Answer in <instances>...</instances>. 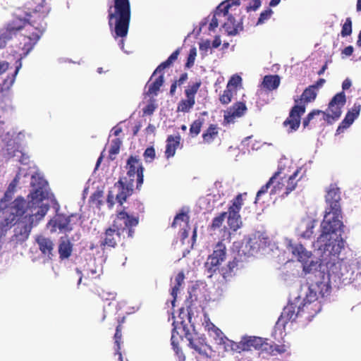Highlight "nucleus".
I'll use <instances>...</instances> for the list:
<instances>
[{"label":"nucleus","mask_w":361,"mask_h":361,"mask_svg":"<svg viewBox=\"0 0 361 361\" xmlns=\"http://www.w3.org/2000/svg\"><path fill=\"white\" fill-rule=\"evenodd\" d=\"M47 181L40 177L32 176L31 185L33 191L25 200L17 197L8 206L0 204V229L6 231L16 224L14 228L13 239L16 241H25L34 226L44 219L49 206L43 202L47 197Z\"/></svg>","instance_id":"1"},{"label":"nucleus","mask_w":361,"mask_h":361,"mask_svg":"<svg viewBox=\"0 0 361 361\" xmlns=\"http://www.w3.org/2000/svg\"><path fill=\"white\" fill-rule=\"evenodd\" d=\"M49 12V8L45 4H39L35 8L26 13L25 19L13 20L8 23L0 32V49L6 47L8 41L22 32V45L23 56H26L34 48L47 27L44 18Z\"/></svg>","instance_id":"2"},{"label":"nucleus","mask_w":361,"mask_h":361,"mask_svg":"<svg viewBox=\"0 0 361 361\" xmlns=\"http://www.w3.org/2000/svg\"><path fill=\"white\" fill-rule=\"evenodd\" d=\"M341 193V188L336 183H331L326 189V207L320 225V239L326 238V235L329 233L336 234L338 232H343Z\"/></svg>","instance_id":"3"},{"label":"nucleus","mask_w":361,"mask_h":361,"mask_svg":"<svg viewBox=\"0 0 361 361\" xmlns=\"http://www.w3.org/2000/svg\"><path fill=\"white\" fill-rule=\"evenodd\" d=\"M326 238L320 239V235L316 241L318 250L322 252V261L325 263L328 277L334 276L339 279L344 275L343 270L347 269L346 263L338 255L344 247L341 233H329Z\"/></svg>","instance_id":"4"},{"label":"nucleus","mask_w":361,"mask_h":361,"mask_svg":"<svg viewBox=\"0 0 361 361\" xmlns=\"http://www.w3.org/2000/svg\"><path fill=\"white\" fill-rule=\"evenodd\" d=\"M113 5L108 9V19L110 30L114 38L121 37L120 47L126 54H132L133 50L126 49L124 39L128 32L130 20V4L129 0H113Z\"/></svg>","instance_id":"5"},{"label":"nucleus","mask_w":361,"mask_h":361,"mask_svg":"<svg viewBox=\"0 0 361 361\" xmlns=\"http://www.w3.org/2000/svg\"><path fill=\"white\" fill-rule=\"evenodd\" d=\"M287 248L289 252H290L292 255L296 257L298 261L302 264L303 271L306 274H310L313 270V267H317V262L311 261L310 263L308 264L310 259L312 255V252L307 250L301 243H293L291 240H290L287 245ZM312 274L315 276H319V278L322 279V280L316 281L314 283L318 290H319V293L324 295V288H325L326 291H327L329 289L327 283L324 281L325 276L324 273L320 270H317V268H314Z\"/></svg>","instance_id":"6"},{"label":"nucleus","mask_w":361,"mask_h":361,"mask_svg":"<svg viewBox=\"0 0 361 361\" xmlns=\"http://www.w3.org/2000/svg\"><path fill=\"white\" fill-rule=\"evenodd\" d=\"M300 169H296L292 173L281 164L279 165L277 171L272 176H276V182L274 183L270 194H281L280 196L283 198L287 197L296 187L300 178L297 179Z\"/></svg>","instance_id":"7"},{"label":"nucleus","mask_w":361,"mask_h":361,"mask_svg":"<svg viewBox=\"0 0 361 361\" xmlns=\"http://www.w3.org/2000/svg\"><path fill=\"white\" fill-rule=\"evenodd\" d=\"M126 168L128 169L127 175L129 177L121 178L115 184L114 187L119 190L116 196V201L120 205H122L127 198L133 193V181L135 175V157L131 155L128 161Z\"/></svg>","instance_id":"8"},{"label":"nucleus","mask_w":361,"mask_h":361,"mask_svg":"<svg viewBox=\"0 0 361 361\" xmlns=\"http://www.w3.org/2000/svg\"><path fill=\"white\" fill-rule=\"evenodd\" d=\"M180 54V49H177L174 51L169 57L164 62L161 63L154 71L150 80L147 82L146 87L147 90L146 94L148 96H157L160 90V87L163 85L164 82V74H161L154 80L152 78L157 73L164 71L165 68H169L175 61L177 60L178 56Z\"/></svg>","instance_id":"9"},{"label":"nucleus","mask_w":361,"mask_h":361,"mask_svg":"<svg viewBox=\"0 0 361 361\" xmlns=\"http://www.w3.org/2000/svg\"><path fill=\"white\" fill-rule=\"evenodd\" d=\"M226 247L221 241L218 242L204 263V269L209 277H212L218 270L219 266L226 259Z\"/></svg>","instance_id":"10"},{"label":"nucleus","mask_w":361,"mask_h":361,"mask_svg":"<svg viewBox=\"0 0 361 361\" xmlns=\"http://www.w3.org/2000/svg\"><path fill=\"white\" fill-rule=\"evenodd\" d=\"M185 337L189 341L190 348L197 353L196 358L199 361H211L212 357L214 355V351L206 343L204 338L197 334L192 336L190 334H186Z\"/></svg>","instance_id":"11"},{"label":"nucleus","mask_w":361,"mask_h":361,"mask_svg":"<svg viewBox=\"0 0 361 361\" xmlns=\"http://www.w3.org/2000/svg\"><path fill=\"white\" fill-rule=\"evenodd\" d=\"M243 205V195L238 194L231 200L227 212V223L230 229L236 231L242 226L240 211Z\"/></svg>","instance_id":"12"},{"label":"nucleus","mask_w":361,"mask_h":361,"mask_svg":"<svg viewBox=\"0 0 361 361\" xmlns=\"http://www.w3.org/2000/svg\"><path fill=\"white\" fill-rule=\"evenodd\" d=\"M345 102L346 97L343 91L335 94L329 104V109L331 114H326L324 111V120L329 123H331L332 121L338 120L342 113L341 109Z\"/></svg>","instance_id":"13"},{"label":"nucleus","mask_w":361,"mask_h":361,"mask_svg":"<svg viewBox=\"0 0 361 361\" xmlns=\"http://www.w3.org/2000/svg\"><path fill=\"white\" fill-rule=\"evenodd\" d=\"M240 345L241 350L244 351L252 350V349L259 350L261 353L273 351V346L260 337L250 336L245 338L240 343Z\"/></svg>","instance_id":"14"},{"label":"nucleus","mask_w":361,"mask_h":361,"mask_svg":"<svg viewBox=\"0 0 361 361\" xmlns=\"http://www.w3.org/2000/svg\"><path fill=\"white\" fill-rule=\"evenodd\" d=\"M135 225V217L128 214L125 211L118 212L116 219L114 220L113 226L128 232V236L133 238L134 231L133 227Z\"/></svg>","instance_id":"15"},{"label":"nucleus","mask_w":361,"mask_h":361,"mask_svg":"<svg viewBox=\"0 0 361 361\" xmlns=\"http://www.w3.org/2000/svg\"><path fill=\"white\" fill-rule=\"evenodd\" d=\"M305 105L295 104L290 109L288 117L284 121L283 125L288 126V132L297 130L300 125L301 116L305 112Z\"/></svg>","instance_id":"16"},{"label":"nucleus","mask_w":361,"mask_h":361,"mask_svg":"<svg viewBox=\"0 0 361 361\" xmlns=\"http://www.w3.org/2000/svg\"><path fill=\"white\" fill-rule=\"evenodd\" d=\"M120 232L116 227H109L105 230L102 235L99 246L102 250L106 248H114L117 245V242L120 239Z\"/></svg>","instance_id":"17"},{"label":"nucleus","mask_w":361,"mask_h":361,"mask_svg":"<svg viewBox=\"0 0 361 361\" xmlns=\"http://www.w3.org/2000/svg\"><path fill=\"white\" fill-rule=\"evenodd\" d=\"M298 317H300V313L298 312V306L294 303L288 304L283 308L280 317L276 322V325L285 327L288 322L294 321Z\"/></svg>","instance_id":"18"},{"label":"nucleus","mask_w":361,"mask_h":361,"mask_svg":"<svg viewBox=\"0 0 361 361\" xmlns=\"http://www.w3.org/2000/svg\"><path fill=\"white\" fill-rule=\"evenodd\" d=\"M245 102L234 103L224 114V121L227 123H234L236 118L242 117L247 111Z\"/></svg>","instance_id":"19"},{"label":"nucleus","mask_w":361,"mask_h":361,"mask_svg":"<svg viewBox=\"0 0 361 361\" xmlns=\"http://www.w3.org/2000/svg\"><path fill=\"white\" fill-rule=\"evenodd\" d=\"M360 109V104L356 103L354 104L352 109L348 111L344 119L339 124L336 130V134L343 133L345 129L350 126V125L354 122L355 119L359 116Z\"/></svg>","instance_id":"20"},{"label":"nucleus","mask_w":361,"mask_h":361,"mask_svg":"<svg viewBox=\"0 0 361 361\" xmlns=\"http://www.w3.org/2000/svg\"><path fill=\"white\" fill-rule=\"evenodd\" d=\"M321 310V305L319 302L304 301L302 306H298V312L300 317H305L306 319L310 320Z\"/></svg>","instance_id":"21"},{"label":"nucleus","mask_w":361,"mask_h":361,"mask_svg":"<svg viewBox=\"0 0 361 361\" xmlns=\"http://www.w3.org/2000/svg\"><path fill=\"white\" fill-rule=\"evenodd\" d=\"M35 240L41 252L44 255L47 256L49 259H51L53 256L52 252L54 247L53 241L50 238L43 235L37 236Z\"/></svg>","instance_id":"22"},{"label":"nucleus","mask_w":361,"mask_h":361,"mask_svg":"<svg viewBox=\"0 0 361 361\" xmlns=\"http://www.w3.org/2000/svg\"><path fill=\"white\" fill-rule=\"evenodd\" d=\"M71 217V216L59 214L49 222V224L53 226L54 230L59 228L60 231H71L73 229L70 225Z\"/></svg>","instance_id":"23"},{"label":"nucleus","mask_w":361,"mask_h":361,"mask_svg":"<svg viewBox=\"0 0 361 361\" xmlns=\"http://www.w3.org/2000/svg\"><path fill=\"white\" fill-rule=\"evenodd\" d=\"M189 219V216L186 213L182 212L176 215L173 221L171 224L172 228H176L180 221L185 223V228H184L180 232V240L183 244L185 243V240L188 238V229L190 228Z\"/></svg>","instance_id":"24"},{"label":"nucleus","mask_w":361,"mask_h":361,"mask_svg":"<svg viewBox=\"0 0 361 361\" xmlns=\"http://www.w3.org/2000/svg\"><path fill=\"white\" fill-rule=\"evenodd\" d=\"M317 94L318 92L314 88V86L310 85L304 90L300 98L295 99V102L296 104L300 102L299 105L305 106L306 104L314 102L317 98Z\"/></svg>","instance_id":"25"},{"label":"nucleus","mask_w":361,"mask_h":361,"mask_svg":"<svg viewBox=\"0 0 361 361\" xmlns=\"http://www.w3.org/2000/svg\"><path fill=\"white\" fill-rule=\"evenodd\" d=\"M180 136L177 135L176 136L169 135L166 139V145L165 150V156L167 159L171 158L175 155L176 150L180 145Z\"/></svg>","instance_id":"26"},{"label":"nucleus","mask_w":361,"mask_h":361,"mask_svg":"<svg viewBox=\"0 0 361 361\" xmlns=\"http://www.w3.org/2000/svg\"><path fill=\"white\" fill-rule=\"evenodd\" d=\"M20 180V174L19 173L16 175L12 181L9 183L7 190H6L4 197L0 200V204H2V207L8 206V204H6V202L10 201L12 199V197L16 191V188Z\"/></svg>","instance_id":"27"},{"label":"nucleus","mask_w":361,"mask_h":361,"mask_svg":"<svg viewBox=\"0 0 361 361\" xmlns=\"http://www.w3.org/2000/svg\"><path fill=\"white\" fill-rule=\"evenodd\" d=\"M314 225L312 221H303L298 227L297 231L300 238L310 239L314 233Z\"/></svg>","instance_id":"28"},{"label":"nucleus","mask_w":361,"mask_h":361,"mask_svg":"<svg viewBox=\"0 0 361 361\" xmlns=\"http://www.w3.org/2000/svg\"><path fill=\"white\" fill-rule=\"evenodd\" d=\"M239 260L235 257L232 261L228 262L227 265L222 267L221 274L224 279H227L233 276L238 269Z\"/></svg>","instance_id":"29"},{"label":"nucleus","mask_w":361,"mask_h":361,"mask_svg":"<svg viewBox=\"0 0 361 361\" xmlns=\"http://www.w3.org/2000/svg\"><path fill=\"white\" fill-rule=\"evenodd\" d=\"M280 85V77L278 75H267L263 78L262 85L269 91L278 88Z\"/></svg>","instance_id":"30"},{"label":"nucleus","mask_w":361,"mask_h":361,"mask_svg":"<svg viewBox=\"0 0 361 361\" xmlns=\"http://www.w3.org/2000/svg\"><path fill=\"white\" fill-rule=\"evenodd\" d=\"M73 251V245L68 239L62 240L59 245V253L60 258L67 259L68 258Z\"/></svg>","instance_id":"31"},{"label":"nucleus","mask_w":361,"mask_h":361,"mask_svg":"<svg viewBox=\"0 0 361 361\" xmlns=\"http://www.w3.org/2000/svg\"><path fill=\"white\" fill-rule=\"evenodd\" d=\"M219 128L216 124H211L208 128L203 133L202 139L204 142L210 144L218 136Z\"/></svg>","instance_id":"32"},{"label":"nucleus","mask_w":361,"mask_h":361,"mask_svg":"<svg viewBox=\"0 0 361 361\" xmlns=\"http://www.w3.org/2000/svg\"><path fill=\"white\" fill-rule=\"evenodd\" d=\"M223 28L228 35H235L238 33V24L235 18L229 15L227 17V20L223 25Z\"/></svg>","instance_id":"33"},{"label":"nucleus","mask_w":361,"mask_h":361,"mask_svg":"<svg viewBox=\"0 0 361 361\" xmlns=\"http://www.w3.org/2000/svg\"><path fill=\"white\" fill-rule=\"evenodd\" d=\"M184 279H185V274H184L183 271H180L176 276V278H175L176 283H175L174 286L172 288L171 293V295L173 298V300L172 301L173 305L174 304V302L176 301L178 292L179 291L180 287L183 284Z\"/></svg>","instance_id":"34"},{"label":"nucleus","mask_w":361,"mask_h":361,"mask_svg":"<svg viewBox=\"0 0 361 361\" xmlns=\"http://www.w3.org/2000/svg\"><path fill=\"white\" fill-rule=\"evenodd\" d=\"M195 104V100L187 98L182 99L178 104L177 111L187 113L193 107Z\"/></svg>","instance_id":"35"},{"label":"nucleus","mask_w":361,"mask_h":361,"mask_svg":"<svg viewBox=\"0 0 361 361\" xmlns=\"http://www.w3.org/2000/svg\"><path fill=\"white\" fill-rule=\"evenodd\" d=\"M201 81H197L191 85H189L185 90V94L187 98L195 100V94L201 86Z\"/></svg>","instance_id":"36"},{"label":"nucleus","mask_w":361,"mask_h":361,"mask_svg":"<svg viewBox=\"0 0 361 361\" xmlns=\"http://www.w3.org/2000/svg\"><path fill=\"white\" fill-rule=\"evenodd\" d=\"M236 93L235 90L226 86L223 93L219 95V101L223 104H228L231 102L233 95Z\"/></svg>","instance_id":"37"},{"label":"nucleus","mask_w":361,"mask_h":361,"mask_svg":"<svg viewBox=\"0 0 361 361\" xmlns=\"http://www.w3.org/2000/svg\"><path fill=\"white\" fill-rule=\"evenodd\" d=\"M121 145V140L119 138H115L111 140L110 149L109 150V158L111 160L115 159V156L119 153Z\"/></svg>","instance_id":"38"},{"label":"nucleus","mask_w":361,"mask_h":361,"mask_svg":"<svg viewBox=\"0 0 361 361\" xmlns=\"http://www.w3.org/2000/svg\"><path fill=\"white\" fill-rule=\"evenodd\" d=\"M158 105L156 103V99L154 98L149 99L147 104L142 108V116H148L153 114L154 111L157 109Z\"/></svg>","instance_id":"39"},{"label":"nucleus","mask_w":361,"mask_h":361,"mask_svg":"<svg viewBox=\"0 0 361 361\" xmlns=\"http://www.w3.org/2000/svg\"><path fill=\"white\" fill-rule=\"evenodd\" d=\"M227 216V212H221L218 216L214 217L212 220V222L210 225V228L212 231H215L217 228H219L224 221L226 217Z\"/></svg>","instance_id":"40"},{"label":"nucleus","mask_w":361,"mask_h":361,"mask_svg":"<svg viewBox=\"0 0 361 361\" xmlns=\"http://www.w3.org/2000/svg\"><path fill=\"white\" fill-rule=\"evenodd\" d=\"M203 125V119H197L192 122L190 128V133L192 137H196L201 131Z\"/></svg>","instance_id":"41"},{"label":"nucleus","mask_w":361,"mask_h":361,"mask_svg":"<svg viewBox=\"0 0 361 361\" xmlns=\"http://www.w3.org/2000/svg\"><path fill=\"white\" fill-rule=\"evenodd\" d=\"M124 322V317L118 319V325L116 326V333L114 334L115 344L117 345V350H120V343L122 336V323Z\"/></svg>","instance_id":"42"},{"label":"nucleus","mask_w":361,"mask_h":361,"mask_svg":"<svg viewBox=\"0 0 361 361\" xmlns=\"http://www.w3.org/2000/svg\"><path fill=\"white\" fill-rule=\"evenodd\" d=\"M276 182V176H271L268 182L262 185L261 188L259 190V191L257 193L256 195V201L259 200V197L267 192L269 188L271 187V185H274V183Z\"/></svg>","instance_id":"43"},{"label":"nucleus","mask_w":361,"mask_h":361,"mask_svg":"<svg viewBox=\"0 0 361 361\" xmlns=\"http://www.w3.org/2000/svg\"><path fill=\"white\" fill-rule=\"evenodd\" d=\"M322 114L324 116V111L318 109H314L310 113H309L306 117L303 118L302 125L305 128L309 126L310 122L314 118L315 116H319Z\"/></svg>","instance_id":"44"},{"label":"nucleus","mask_w":361,"mask_h":361,"mask_svg":"<svg viewBox=\"0 0 361 361\" xmlns=\"http://www.w3.org/2000/svg\"><path fill=\"white\" fill-rule=\"evenodd\" d=\"M87 271V274L89 277H91L92 279H97L102 273V269L99 266H96L94 264L92 265L88 264V269Z\"/></svg>","instance_id":"45"},{"label":"nucleus","mask_w":361,"mask_h":361,"mask_svg":"<svg viewBox=\"0 0 361 361\" xmlns=\"http://www.w3.org/2000/svg\"><path fill=\"white\" fill-rule=\"evenodd\" d=\"M231 5L232 4L229 3H221L217 6L215 13H216V15H219V16L228 17V16H229L228 11Z\"/></svg>","instance_id":"46"},{"label":"nucleus","mask_w":361,"mask_h":361,"mask_svg":"<svg viewBox=\"0 0 361 361\" xmlns=\"http://www.w3.org/2000/svg\"><path fill=\"white\" fill-rule=\"evenodd\" d=\"M352 33V20L350 18H347L345 22L342 26L341 35L343 37L350 35Z\"/></svg>","instance_id":"47"},{"label":"nucleus","mask_w":361,"mask_h":361,"mask_svg":"<svg viewBox=\"0 0 361 361\" xmlns=\"http://www.w3.org/2000/svg\"><path fill=\"white\" fill-rule=\"evenodd\" d=\"M143 157H144L145 161L147 163L152 162L156 157V152H155L154 148L153 147H148L145 149V151L143 154Z\"/></svg>","instance_id":"48"},{"label":"nucleus","mask_w":361,"mask_h":361,"mask_svg":"<svg viewBox=\"0 0 361 361\" xmlns=\"http://www.w3.org/2000/svg\"><path fill=\"white\" fill-rule=\"evenodd\" d=\"M197 56V50L196 48L193 47L190 49V52L187 59V61L185 63V68H190L194 66L195 57Z\"/></svg>","instance_id":"49"},{"label":"nucleus","mask_w":361,"mask_h":361,"mask_svg":"<svg viewBox=\"0 0 361 361\" xmlns=\"http://www.w3.org/2000/svg\"><path fill=\"white\" fill-rule=\"evenodd\" d=\"M242 81V78L239 75H233L231 77V78L228 80L227 85L228 87L232 88V90H235L236 92L237 87L240 85Z\"/></svg>","instance_id":"50"},{"label":"nucleus","mask_w":361,"mask_h":361,"mask_svg":"<svg viewBox=\"0 0 361 361\" xmlns=\"http://www.w3.org/2000/svg\"><path fill=\"white\" fill-rule=\"evenodd\" d=\"M272 13H273V11L271 8H268V9L262 11L259 15L257 25L264 23L265 20L270 18Z\"/></svg>","instance_id":"51"},{"label":"nucleus","mask_w":361,"mask_h":361,"mask_svg":"<svg viewBox=\"0 0 361 361\" xmlns=\"http://www.w3.org/2000/svg\"><path fill=\"white\" fill-rule=\"evenodd\" d=\"M314 301V302H318L317 298V290L314 288V284L312 283L310 287V293L307 294L306 298L304 301Z\"/></svg>","instance_id":"52"},{"label":"nucleus","mask_w":361,"mask_h":361,"mask_svg":"<svg viewBox=\"0 0 361 361\" xmlns=\"http://www.w3.org/2000/svg\"><path fill=\"white\" fill-rule=\"evenodd\" d=\"M96 294H97L102 300H109L114 298L113 293L105 291L103 289L97 290Z\"/></svg>","instance_id":"53"},{"label":"nucleus","mask_w":361,"mask_h":361,"mask_svg":"<svg viewBox=\"0 0 361 361\" xmlns=\"http://www.w3.org/2000/svg\"><path fill=\"white\" fill-rule=\"evenodd\" d=\"M144 168L142 166L137 167V189L143 183Z\"/></svg>","instance_id":"54"},{"label":"nucleus","mask_w":361,"mask_h":361,"mask_svg":"<svg viewBox=\"0 0 361 361\" xmlns=\"http://www.w3.org/2000/svg\"><path fill=\"white\" fill-rule=\"evenodd\" d=\"M17 147L15 145H8L6 148V154L8 158H12L16 156H19L17 153Z\"/></svg>","instance_id":"55"},{"label":"nucleus","mask_w":361,"mask_h":361,"mask_svg":"<svg viewBox=\"0 0 361 361\" xmlns=\"http://www.w3.org/2000/svg\"><path fill=\"white\" fill-rule=\"evenodd\" d=\"M273 346V351L271 352H267V353L270 355H276V353L281 354L286 351V348L285 345H275Z\"/></svg>","instance_id":"56"},{"label":"nucleus","mask_w":361,"mask_h":361,"mask_svg":"<svg viewBox=\"0 0 361 361\" xmlns=\"http://www.w3.org/2000/svg\"><path fill=\"white\" fill-rule=\"evenodd\" d=\"M219 15H216V13L214 12V16L211 20V22L209 25V30L214 31L219 25Z\"/></svg>","instance_id":"57"},{"label":"nucleus","mask_w":361,"mask_h":361,"mask_svg":"<svg viewBox=\"0 0 361 361\" xmlns=\"http://www.w3.org/2000/svg\"><path fill=\"white\" fill-rule=\"evenodd\" d=\"M261 6V0H252L250 5L247 6L246 11L247 12H250V11H256Z\"/></svg>","instance_id":"58"},{"label":"nucleus","mask_w":361,"mask_h":361,"mask_svg":"<svg viewBox=\"0 0 361 361\" xmlns=\"http://www.w3.org/2000/svg\"><path fill=\"white\" fill-rule=\"evenodd\" d=\"M106 202L109 208L111 209L114 205V195L111 191H109L108 193Z\"/></svg>","instance_id":"59"},{"label":"nucleus","mask_w":361,"mask_h":361,"mask_svg":"<svg viewBox=\"0 0 361 361\" xmlns=\"http://www.w3.org/2000/svg\"><path fill=\"white\" fill-rule=\"evenodd\" d=\"M188 78V75L187 73H183L180 75L179 79L178 80H175L174 82L177 83L178 85H183Z\"/></svg>","instance_id":"60"},{"label":"nucleus","mask_w":361,"mask_h":361,"mask_svg":"<svg viewBox=\"0 0 361 361\" xmlns=\"http://www.w3.org/2000/svg\"><path fill=\"white\" fill-rule=\"evenodd\" d=\"M326 82V80L324 78H319L314 84L311 85V86H314V88L319 91V89L321 88Z\"/></svg>","instance_id":"61"},{"label":"nucleus","mask_w":361,"mask_h":361,"mask_svg":"<svg viewBox=\"0 0 361 361\" xmlns=\"http://www.w3.org/2000/svg\"><path fill=\"white\" fill-rule=\"evenodd\" d=\"M17 153L20 154V158L19 159V161L22 164H27L29 161V157L25 156L21 151L17 150Z\"/></svg>","instance_id":"62"},{"label":"nucleus","mask_w":361,"mask_h":361,"mask_svg":"<svg viewBox=\"0 0 361 361\" xmlns=\"http://www.w3.org/2000/svg\"><path fill=\"white\" fill-rule=\"evenodd\" d=\"M353 50H354L353 47L351 46V45H349V46L346 47L342 51V54H344L346 56H351L353 54Z\"/></svg>","instance_id":"63"},{"label":"nucleus","mask_w":361,"mask_h":361,"mask_svg":"<svg viewBox=\"0 0 361 361\" xmlns=\"http://www.w3.org/2000/svg\"><path fill=\"white\" fill-rule=\"evenodd\" d=\"M9 67V63L6 61L0 62V75L6 72Z\"/></svg>","instance_id":"64"}]
</instances>
